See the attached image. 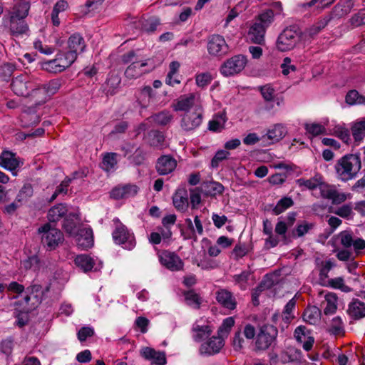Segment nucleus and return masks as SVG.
<instances>
[{
  "mask_svg": "<svg viewBox=\"0 0 365 365\" xmlns=\"http://www.w3.org/2000/svg\"><path fill=\"white\" fill-rule=\"evenodd\" d=\"M138 192V187L135 185L125 184L114 187L110 192V197L114 200H121L134 197Z\"/></svg>",
  "mask_w": 365,
  "mask_h": 365,
  "instance_id": "ddd939ff",
  "label": "nucleus"
},
{
  "mask_svg": "<svg viewBox=\"0 0 365 365\" xmlns=\"http://www.w3.org/2000/svg\"><path fill=\"white\" fill-rule=\"evenodd\" d=\"M297 184L299 187H305L306 188L313 190L319 187L320 181L317 178L310 179L299 178L297 180Z\"/></svg>",
  "mask_w": 365,
  "mask_h": 365,
  "instance_id": "3c124183",
  "label": "nucleus"
},
{
  "mask_svg": "<svg viewBox=\"0 0 365 365\" xmlns=\"http://www.w3.org/2000/svg\"><path fill=\"white\" fill-rule=\"evenodd\" d=\"M116 157L117 154L115 153H107L103 158V168L106 171L113 169L117 164Z\"/></svg>",
  "mask_w": 365,
  "mask_h": 365,
  "instance_id": "8fccbe9b",
  "label": "nucleus"
},
{
  "mask_svg": "<svg viewBox=\"0 0 365 365\" xmlns=\"http://www.w3.org/2000/svg\"><path fill=\"white\" fill-rule=\"evenodd\" d=\"M72 63L67 60V58L64 56L63 51H59L56 58L45 62L43 65V68L52 73H60L64 71L66 68L69 67Z\"/></svg>",
  "mask_w": 365,
  "mask_h": 365,
  "instance_id": "f8f14e48",
  "label": "nucleus"
},
{
  "mask_svg": "<svg viewBox=\"0 0 365 365\" xmlns=\"http://www.w3.org/2000/svg\"><path fill=\"white\" fill-rule=\"evenodd\" d=\"M304 128L307 132L312 136H317L320 134L325 133L326 128L321 124L319 123H306Z\"/></svg>",
  "mask_w": 365,
  "mask_h": 365,
  "instance_id": "4d7b16f0",
  "label": "nucleus"
},
{
  "mask_svg": "<svg viewBox=\"0 0 365 365\" xmlns=\"http://www.w3.org/2000/svg\"><path fill=\"white\" fill-rule=\"evenodd\" d=\"M334 213L344 219L352 218L354 215L353 206L351 203L344 204L336 208Z\"/></svg>",
  "mask_w": 365,
  "mask_h": 365,
  "instance_id": "de8ad7c7",
  "label": "nucleus"
},
{
  "mask_svg": "<svg viewBox=\"0 0 365 365\" xmlns=\"http://www.w3.org/2000/svg\"><path fill=\"white\" fill-rule=\"evenodd\" d=\"M39 263V259L36 255H32L29 257L27 259L21 262L22 267L26 269H30L32 268H38Z\"/></svg>",
  "mask_w": 365,
  "mask_h": 365,
  "instance_id": "0e129e2a",
  "label": "nucleus"
},
{
  "mask_svg": "<svg viewBox=\"0 0 365 365\" xmlns=\"http://www.w3.org/2000/svg\"><path fill=\"white\" fill-rule=\"evenodd\" d=\"M248 252V249L245 245H242L241 243L237 244L232 252V255L233 256L235 260H238L239 259L245 256Z\"/></svg>",
  "mask_w": 365,
  "mask_h": 365,
  "instance_id": "69168bd1",
  "label": "nucleus"
},
{
  "mask_svg": "<svg viewBox=\"0 0 365 365\" xmlns=\"http://www.w3.org/2000/svg\"><path fill=\"white\" fill-rule=\"evenodd\" d=\"M286 130L284 126L277 124L269 130L267 134V138L273 142H277L285 136Z\"/></svg>",
  "mask_w": 365,
  "mask_h": 365,
  "instance_id": "ea45409f",
  "label": "nucleus"
},
{
  "mask_svg": "<svg viewBox=\"0 0 365 365\" xmlns=\"http://www.w3.org/2000/svg\"><path fill=\"white\" fill-rule=\"evenodd\" d=\"M274 14L273 11L272 9H267L257 16L255 22L267 29L274 21Z\"/></svg>",
  "mask_w": 365,
  "mask_h": 365,
  "instance_id": "473e14b6",
  "label": "nucleus"
},
{
  "mask_svg": "<svg viewBox=\"0 0 365 365\" xmlns=\"http://www.w3.org/2000/svg\"><path fill=\"white\" fill-rule=\"evenodd\" d=\"M161 263L171 270H180L182 269L183 262L175 252H164L160 257Z\"/></svg>",
  "mask_w": 365,
  "mask_h": 365,
  "instance_id": "6ab92c4d",
  "label": "nucleus"
},
{
  "mask_svg": "<svg viewBox=\"0 0 365 365\" xmlns=\"http://www.w3.org/2000/svg\"><path fill=\"white\" fill-rule=\"evenodd\" d=\"M277 335V329L273 325L266 324L262 326L257 335L255 347L258 350L267 349Z\"/></svg>",
  "mask_w": 365,
  "mask_h": 365,
  "instance_id": "6e6552de",
  "label": "nucleus"
},
{
  "mask_svg": "<svg viewBox=\"0 0 365 365\" xmlns=\"http://www.w3.org/2000/svg\"><path fill=\"white\" fill-rule=\"evenodd\" d=\"M247 64V58L243 55H236L225 61L220 66V71L225 77L234 76L241 72Z\"/></svg>",
  "mask_w": 365,
  "mask_h": 365,
  "instance_id": "423d86ee",
  "label": "nucleus"
},
{
  "mask_svg": "<svg viewBox=\"0 0 365 365\" xmlns=\"http://www.w3.org/2000/svg\"><path fill=\"white\" fill-rule=\"evenodd\" d=\"M314 227V223L303 221L297 225V227L293 230L292 234L294 237H301L308 233Z\"/></svg>",
  "mask_w": 365,
  "mask_h": 365,
  "instance_id": "c03bdc74",
  "label": "nucleus"
},
{
  "mask_svg": "<svg viewBox=\"0 0 365 365\" xmlns=\"http://www.w3.org/2000/svg\"><path fill=\"white\" fill-rule=\"evenodd\" d=\"M200 191L206 196L215 197L217 195L222 194L224 186L218 182H203L200 186Z\"/></svg>",
  "mask_w": 365,
  "mask_h": 365,
  "instance_id": "393cba45",
  "label": "nucleus"
},
{
  "mask_svg": "<svg viewBox=\"0 0 365 365\" xmlns=\"http://www.w3.org/2000/svg\"><path fill=\"white\" fill-rule=\"evenodd\" d=\"M190 199L192 208L199 205L201 202L200 187L190 190Z\"/></svg>",
  "mask_w": 365,
  "mask_h": 365,
  "instance_id": "774afa93",
  "label": "nucleus"
},
{
  "mask_svg": "<svg viewBox=\"0 0 365 365\" xmlns=\"http://www.w3.org/2000/svg\"><path fill=\"white\" fill-rule=\"evenodd\" d=\"M77 242L80 247L84 249L91 247L93 245L92 230L90 228L80 229L77 233Z\"/></svg>",
  "mask_w": 365,
  "mask_h": 365,
  "instance_id": "a878e982",
  "label": "nucleus"
},
{
  "mask_svg": "<svg viewBox=\"0 0 365 365\" xmlns=\"http://www.w3.org/2000/svg\"><path fill=\"white\" fill-rule=\"evenodd\" d=\"M86 46L83 37L78 33L72 34L68 40V51H63L67 60L73 63L79 53L83 52Z\"/></svg>",
  "mask_w": 365,
  "mask_h": 365,
  "instance_id": "0eeeda50",
  "label": "nucleus"
},
{
  "mask_svg": "<svg viewBox=\"0 0 365 365\" xmlns=\"http://www.w3.org/2000/svg\"><path fill=\"white\" fill-rule=\"evenodd\" d=\"M352 5L350 0L343 3H338L333 8L332 15L336 18H341L351 11Z\"/></svg>",
  "mask_w": 365,
  "mask_h": 365,
  "instance_id": "f704fd0d",
  "label": "nucleus"
},
{
  "mask_svg": "<svg viewBox=\"0 0 365 365\" xmlns=\"http://www.w3.org/2000/svg\"><path fill=\"white\" fill-rule=\"evenodd\" d=\"M294 337L297 341L302 343V347L306 351L312 349L314 339L313 336L307 334V330L305 327L299 326L294 331Z\"/></svg>",
  "mask_w": 365,
  "mask_h": 365,
  "instance_id": "5701e85b",
  "label": "nucleus"
},
{
  "mask_svg": "<svg viewBox=\"0 0 365 365\" xmlns=\"http://www.w3.org/2000/svg\"><path fill=\"white\" fill-rule=\"evenodd\" d=\"M351 133L356 142H361L365 137V119L355 122L351 128Z\"/></svg>",
  "mask_w": 365,
  "mask_h": 365,
  "instance_id": "72a5a7b5",
  "label": "nucleus"
},
{
  "mask_svg": "<svg viewBox=\"0 0 365 365\" xmlns=\"http://www.w3.org/2000/svg\"><path fill=\"white\" fill-rule=\"evenodd\" d=\"M278 277L275 273L267 274L258 286L264 291L269 289L278 283Z\"/></svg>",
  "mask_w": 365,
  "mask_h": 365,
  "instance_id": "37998d69",
  "label": "nucleus"
},
{
  "mask_svg": "<svg viewBox=\"0 0 365 365\" xmlns=\"http://www.w3.org/2000/svg\"><path fill=\"white\" fill-rule=\"evenodd\" d=\"M23 164V160L15 153L3 150L0 154V166L11 171L14 176L17 175L19 168Z\"/></svg>",
  "mask_w": 365,
  "mask_h": 365,
  "instance_id": "9b49d317",
  "label": "nucleus"
},
{
  "mask_svg": "<svg viewBox=\"0 0 365 365\" xmlns=\"http://www.w3.org/2000/svg\"><path fill=\"white\" fill-rule=\"evenodd\" d=\"M334 134L343 140L344 143H348L350 140L349 130L341 126H335L333 129Z\"/></svg>",
  "mask_w": 365,
  "mask_h": 365,
  "instance_id": "e2e57ef3",
  "label": "nucleus"
},
{
  "mask_svg": "<svg viewBox=\"0 0 365 365\" xmlns=\"http://www.w3.org/2000/svg\"><path fill=\"white\" fill-rule=\"evenodd\" d=\"M147 139L150 146L159 147L162 145L165 137L162 132L157 130H151L147 134Z\"/></svg>",
  "mask_w": 365,
  "mask_h": 365,
  "instance_id": "c9c22d12",
  "label": "nucleus"
},
{
  "mask_svg": "<svg viewBox=\"0 0 365 365\" xmlns=\"http://www.w3.org/2000/svg\"><path fill=\"white\" fill-rule=\"evenodd\" d=\"M33 192L32 186L30 184L24 185L17 195L16 200L18 202L26 200L29 197L32 196Z\"/></svg>",
  "mask_w": 365,
  "mask_h": 365,
  "instance_id": "052dcab7",
  "label": "nucleus"
},
{
  "mask_svg": "<svg viewBox=\"0 0 365 365\" xmlns=\"http://www.w3.org/2000/svg\"><path fill=\"white\" fill-rule=\"evenodd\" d=\"M153 120L158 125H166L173 119V115L168 110H163L152 115Z\"/></svg>",
  "mask_w": 365,
  "mask_h": 365,
  "instance_id": "58836bf2",
  "label": "nucleus"
},
{
  "mask_svg": "<svg viewBox=\"0 0 365 365\" xmlns=\"http://www.w3.org/2000/svg\"><path fill=\"white\" fill-rule=\"evenodd\" d=\"M226 122L225 114L219 113L216 115V118L209 122V130L217 132L224 128V125Z\"/></svg>",
  "mask_w": 365,
  "mask_h": 365,
  "instance_id": "49530a36",
  "label": "nucleus"
},
{
  "mask_svg": "<svg viewBox=\"0 0 365 365\" xmlns=\"http://www.w3.org/2000/svg\"><path fill=\"white\" fill-rule=\"evenodd\" d=\"M258 89L265 101L271 102L274 100L275 90L270 84L259 86Z\"/></svg>",
  "mask_w": 365,
  "mask_h": 365,
  "instance_id": "5fc2aeb1",
  "label": "nucleus"
},
{
  "mask_svg": "<svg viewBox=\"0 0 365 365\" xmlns=\"http://www.w3.org/2000/svg\"><path fill=\"white\" fill-rule=\"evenodd\" d=\"M203 118L202 110L199 106H195L194 110L185 113L180 120V127L185 132H190L198 128Z\"/></svg>",
  "mask_w": 365,
  "mask_h": 365,
  "instance_id": "1a4fd4ad",
  "label": "nucleus"
},
{
  "mask_svg": "<svg viewBox=\"0 0 365 365\" xmlns=\"http://www.w3.org/2000/svg\"><path fill=\"white\" fill-rule=\"evenodd\" d=\"M207 49L210 56L221 58L228 53L229 46L222 36L212 34L207 38Z\"/></svg>",
  "mask_w": 365,
  "mask_h": 365,
  "instance_id": "9d476101",
  "label": "nucleus"
},
{
  "mask_svg": "<svg viewBox=\"0 0 365 365\" xmlns=\"http://www.w3.org/2000/svg\"><path fill=\"white\" fill-rule=\"evenodd\" d=\"M327 305L324 309L325 315H331L335 313L336 310L337 297L336 294L329 293L325 297Z\"/></svg>",
  "mask_w": 365,
  "mask_h": 365,
  "instance_id": "a19ab883",
  "label": "nucleus"
},
{
  "mask_svg": "<svg viewBox=\"0 0 365 365\" xmlns=\"http://www.w3.org/2000/svg\"><path fill=\"white\" fill-rule=\"evenodd\" d=\"M29 29L25 20L16 16L10 18V31L12 35L18 36L26 33Z\"/></svg>",
  "mask_w": 365,
  "mask_h": 365,
  "instance_id": "c85d7f7f",
  "label": "nucleus"
},
{
  "mask_svg": "<svg viewBox=\"0 0 365 365\" xmlns=\"http://www.w3.org/2000/svg\"><path fill=\"white\" fill-rule=\"evenodd\" d=\"M115 228L112 233V237L114 242L122 245L123 248L131 250L136 245L135 236L128 227L123 225L118 218L113 220Z\"/></svg>",
  "mask_w": 365,
  "mask_h": 365,
  "instance_id": "20e7f679",
  "label": "nucleus"
},
{
  "mask_svg": "<svg viewBox=\"0 0 365 365\" xmlns=\"http://www.w3.org/2000/svg\"><path fill=\"white\" fill-rule=\"evenodd\" d=\"M247 3L242 1L234 6L230 11L225 19V26L229 24L234 19H235L240 13L246 9Z\"/></svg>",
  "mask_w": 365,
  "mask_h": 365,
  "instance_id": "79ce46f5",
  "label": "nucleus"
},
{
  "mask_svg": "<svg viewBox=\"0 0 365 365\" xmlns=\"http://www.w3.org/2000/svg\"><path fill=\"white\" fill-rule=\"evenodd\" d=\"M339 238L340 240L341 245L346 249H348L353 246L354 238L353 233L349 230H344L339 234Z\"/></svg>",
  "mask_w": 365,
  "mask_h": 365,
  "instance_id": "09e8293b",
  "label": "nucleus"
},
{
  "mask_svg": "<svg viewBox=\"0 0 365 365\" xmlns=\"http://www.w3.org/2000/svg\"><path fill=\"white\" fill-rule=\"evenodd\" d=\"M334 168L337 178L346 182L354 178L360 170L361 159L357 155H346L337 160Z\"/></svg>",
  "mask_w": 365,
  "mask_h": 365,
  "instance_id": "f03ea898",
  "label": "nucleus"
},
{
  "mask_svg": "<svg viewBox=\"0 0 365 365\" xmlns=\"http://www.w3.org/2000/svg\"><path fill=\"white\" fill-rule=\"evenodd\" d=\"M213 79L210 72L200 73L196 75L195 82L197 86L204 88L209 85Z\"/></svg>",
  "mask_w": 365,
  "mask_h": 365,
  "instance_id": "603ef678",
  "label": "nucleus"
},
{
  "mask_svg": "<svg viewBox=\"0 0 365 365\" xmlns=\"http://www.w3.org/2000/svg\"><path fill=\"white\" fill-rule=\"evenodd\" d=\"M43 293L41 284H30L23 293V299L16 302V309L20 313L26 314L32 312L41 304Z\"/></svg>",
  "mask_w": 365,
  "mask_h": 365,
  "instance_id": "f257e3e1",
  "label": "nucleus"
},
{
  "mask_svg": "<svg viewBox=\"0 0 365 365\" xmlns=\"http://www.w3.org/2000/svg\"><path fill=\"white\" fill-rule=\"evenodd\" d=\"M177 166V160L170 155H163L158 158L155 169L160 175H168L173 172Z\"/></svg>",
  "mask_w": 365,
  "mask_h": 365,
  "instance_id": "2eb2a0df",
  "label": "nucleus"
},
{
  "mask_svg": "<svg viewBox=\"0 0 365 365\" xmlns=\"http://www.w3.org/2000/svg\"><path fill=\"white\" fill-rule=\"evenodd\" d=\"M148 66V63L147 61H133L125 69V76L129 79L137 78L152 71L153 66H151L148 68H146Z\"/></svg>",
  "mask_w": 365,
  "mask_h": 365,
  "instance_id": "dca6fc26",
  "label": "nucleus"
},
{
  "mask_svg": "<svg viewBox=\"0 0 365 365\" xmlns=\"http://www.w3.org/2000/svg\"><path fill=\"white\" fill-rule=\"evenodd\" d=\"M225 341L217 336H213L207 342L201 344L200 353L205 355H213L220 352Z\"/></svg>",
  "mask_w": 365,
  "mask_h": 365,
  "instance_id": "f3484780",
  "label": "nucleus"
},
{
  "mask_svg": "<svg viewBox=\"0 0 365 365\" xmlns=\"http://www.w3.org/2000/svg\"><path fill=\"white\" fill-rule=\"evenodd\" d=\"M140 354L145 360L150 361L151 364L165 365L167 363L165 353L156 351L151 347H143L140 351Z\"/></svg>",
  "mask_w": 365,
  "mask_h": 365,
  "instance_id": "4468645a",
  "label": "nucleus"
},
{
  "mask_svg": "<svg viewBox=\"0 0 365 365\" xmlns=\"http://www.w3.org/2000/svg\"><path fill=\"white\" fill-rule=\"evenodd\" d=\"M67 211V207L63 204H58L52 207L49 209L47 215L48 223L58 222L66 214Z\"/></svg>",
  "mask_w": 365,
  "mask_h": 365,
  "instance_id": "c756f323",
  "label": "nucleus"
},
{
  "mask_svg": "<svg viewBox=\"0 0 365 365\" xmlns=\"http://www.w3.org/2000/svg\"><path fill=\"white\" fill-rule=\"evenodd\" d=\"M321 315L320 309L316 306L308 307L304 312L303 319H317Z\"/></svg>",
  "mask_w": 365,
  "mask_h": 365,
  "instance_id": "680f3d73",
  "label": "nucleus"
},
{
  "mask_svg": "<svg viewBox=\"0 0 365 365\" xmlns=\"http://www.w3.org/2000/svg\"><path fill=\"white\" fill-rule=\"evenodd\" d=\"M29 9L30 4L29 2H19L14 6L11 16H16V18L24 19L29 14Z\"/></svg>",
  "mask_w": 365,
  "mask_h": 365,
  "instance_id": "e433bc0d",
  "label": "nucleus"
},
{
  "mask_svg": "<svg viewBox=\"0 0 365 365\" xmlns=\"http://www.w3.org/2000/svg\"><path fill=\"white\" fill-rule=\"evenodd\" d=\"M364 100L365 98L360 96L359 92L356 90L349 91L346 96V102L349 105L361 103Z\"/></svg>",
  "mask_w": 365,
  "mask_h": 365,
  "instance_id": "13d9d810",
  "label": "nucleus"
},
{
  "mask_svg": "<svg viewBox=\"0 0 365 365\" xmlns=\"http://www.w3.org/2000/svg\"><path fill=\"white\" fill-rule=\"evenodd\" d=\"M228 155H230L228 151L223 150H218L211 160V166L212 168H217L220 162L226 159Z\"/></svg>",
  "mask_w": 365,
  "mask_h": 365,
  "instance_id": "338daca9",
  "label": "nucleus"
},
{
  "mask_svg": "<svg viewBox=\"0 0 365 365\" xmlns=\"http://www.w3.org/2000/svg\"><path fill=\"white\" fill-rule=\"evenodd\" d=\"M38 233L42 234L41 242L50 250H54L59 244L63 242V233L50 223H46L38 229Z\"/></svg>",
  "mask_w": 365,
  "mask_h": 365,
  "instance_id": "39448f33",
  "label": "nucleus"
},
{
  "mask_svg": "<svg viewBox=\"0 0 365 365\" xmlns=\"http://www.w3.org/2000/svg\"><path fill=\"white\" fill-rule=\"evenodd\" d=\"M195 95L189 93L180 96L173 104V109L175 111L190 112V109L194 106Z\"/></svg>",
  "mask_w": 365,
  "mask_h": 365,
  "instance_id": "4be33fe9",
  "label": "nucleus"
},
{
  "mask_svg": "<svg viewBox=\"0 0 365 365\" xmlns=\"http://www.w3.org/2000/svg\"><path fill=\"white\" fill-rule=\"evenodd\" d=\"M296 300L294 298L290 299L285 305L284 309L282 312V319H294L295 317L292 314L293 311L295 309Z\"/></svg>",
  "mask_w": 365,
  "mask_h": 365,
  "instance_id": "bf43d9fd",
  "label": "nucleus"
},
{
  "mask_svg": "<svg viewBox=\"0 0 365 365\" xmlns=\"http://www.w3.org/2000/svg\"><path fill=\"white\" fill-rule=\"evenodd\" d=\"M266 29L254 22L250 26L248 36L250 41L256 44L263 45L264 43V35Z\"/></svg>",
  "mask_w": 365,
  "mask_h": 365,
  "instance_id": "b1692460",
  "label": "nucleus"
},
{
  "mask_svg": "<svg viewBox=\"0 0 365 365\" xmlns=\"http://www.w3.org/2000/svg\"><path fill=\"white\" fill-rule=\"evenodd\" d=\"M175 207L180 211H185L188 207V197L187 190L184 188L178 189L173 197Z\"/></svg>",
  "mask_w": 365,
  "mask_h": 365,
  "instance_id": "bb28decb",
  "label": "nucleus"
},
{
  "mask_svg": "<svg viewBox=\"0 0 365 365\" xmlns=\"http://www.w3.org/2000/svg\"><path fill=\"white\" fill-rule=\"evenodd\" d=\"M21 120L24 123L25 126L29 127L36 125L39 122L40 119L37 114L25 111L21 115Z\"/></svg>",
  "mask_w": 365,
  "mask_h": 365,
  "instance_id": "6e6d98bb",
  "label": "nucleus"
},
{
  "mask_svg": "<svg viewBox=\"0 0 365 365\" xmlns=\"http://www.w3.org/2000/svg\"><path fill=\"white\" fill-rule=\"evenodd\" d=\"M192 336L195 341H201L208 337L212 332V327L207 323L195 322L192 327Z\"/></svg>",
  "mask_w": 365,
  "mask_h": 365,
  "instance_id": "412c9836",
  "label": "nucleus"
},
{
  "mask_svg": "<svg viewBox=\"0 0 365 365\" xmlns=\"http://www.w3.org/2000/svg\"><path fill=\"white\" fill-rule=\"evenodd\" d=\"M234 325L235 321H224L217 330V336L225 341V339L228 336Z\"/></svg>",
  "mask_w": 365,
  "mask_h": 365,
  "instance_id": "864d4df0",
  "label": "nucleus"
},
{
  "mask_svg": "<svg viewBox=\"0 0 365 365\" xmlns=\"http://www.w3.org/2000/svg\"><path fill=\"white\" fill-rule=\"evenodd\" d=\"M11 88L14 93L19 96H28L30 93L31 83L27 81L26 77L19 76L12 80Z\"/></svg>",
  "mask_w": 365,
  "mask_h": 365,
  "instance_id": "a211bd4d",
  "label": "nucleus"
},
{
  "mask_svg": "<svg viewBox=\"0 0 365 365\" xmlns=\"http://www.w3.org/2000/svg\"><path fill=\"white\" fill-rule=\"evenodd\" d=\"M302 34L300 29L296 25L287 27L277 39V48L282 52L292 50L301 41Z\"/></svg>",
  "mask_w": 365,
  "mask_h": 365,
  "instance_id": "7ed1b4c3",
  "label": "nucleus"
},
{
  "mask_svg": "<svg viewBox=\"0 0 365 365\" xmlns=\"http://www.w3.org/2000/svg\"><path fill=\"white\" fill-rule=\"evenodd\" d=\"M185 303L195 309H199L202 303L201 297L194 289L183 292Z\"/></svg>",
  "mask_w": 365,
  "mask_h": 365,
  "instance_id": "2f4dec72",
  "label": "nucleus"
},
{
  "mask_svg": "<svg viewBox=\"0 0 365 365\" xmlns=\"http://www.w3.org/2000/svg\"><path fill=\"white\" fill-rule=\"evenodd\" d=\"M61 86V80L56 78L43 84L39 89H43L46 94L51 96L55 94L58 91Z\"/></svg>",
  "mask_w": 365,
  "mask_h": 365,
  "instance_id": "a18cd8bd",
  "label": "nucleus"
},
{
  "mask_svg": "<svg viewBox=\"0 0 365 365\" xmlns=\"http://www.w3.org/2000/svg\"><path fill=\"white\" fill-rule=\"evenodd\" d=\"M75 264L84 272L92 270L95 264V262L92 257L87 255H77L74 259Z\"/></svg>",
  "mask_w": 365,
  "mask_h": 365,
  "instance_id": "7c9ffc66",
  "label": "nucleus"
},
{
  "mask_svg": "<svg viewBox=\"0 0 365 365\" xmlns=\"http://www.w3.org/2000/svg\"><path fill=\"white\" fill-rule=\"evenodd\" d=\"M216 299L224 308L233 310L236 308L237 302L232 293L227 289H221L216 292Z\"/></svg>",
  "mask_w": 365,
  "mask_h": 365,
  "instance_id": "aec40b11",
  "label": "nucleus"
},
{
  "mask_svg": "<svg viewBox=\"0 0 365 365\" xmlns=\"http://www.w3.org/2000/svg\"><path fill=\"white\" fill-rule=\"evenodd\" d=\"M294 205V201L290 197H284L280 199L276 206L272 209V212L275 215H278L284 212Z\"/></svg>",
  "mask_w": 365,
  "mask_h": 365,
  "instance_id": "4c0bfd02",
  "label": "nucleus"
},
{
  "mask_svg": "<svg viewBox=\"0 0 365 365\" xmlns=\"http://www.w3.org/2000/svg\"><path fill=\"white\" fill-rule=\"evenodd\" d=\"M349 315L356 319L365 317V303L359 299H354L349 305Z\"/></svg>",
  "mask_w": 365,
  "mask_h": 365,
  "instance_id": "cd10ccee",
  "label": "nucleus"
}]
</instances>
